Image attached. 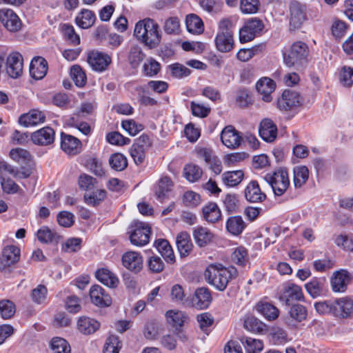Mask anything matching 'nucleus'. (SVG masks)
I'll return each mask as SVG.
<instances>
[{
    "label": "nucleus",
    "instance_id": "nucleus-32",
    "mask_svg": "<svg viewBox=\"0 0 353 353\" xmlns=\"http://www.w3.org/2000/svg\"><path fill=\"white\" fill-rule=\"evenodd\" d=\"M325 283V280L323 278H313L305 285V288L312 298H316L324 293Z\"/></svg>",
    "mask_w": 353,
    "mask_h": 353
},
{
    "label": "nucleus",
    "instance_id": "nucleus-13",
    "mask_svg": "<svg viewBox=\"0 0 353 353\" xmlns=\"http://www.w3.org/2000/svg\"><path fill=\"white\" fill-rule=\"evenodd\" d=\"M23 59L17 52L10 53L6 59V72L13 79L19 77L23 73Z\"/></svg>",
    "mask_w": 353,
    "mask_h": 353
},
{
    "label": "nucleus",
    "instance_id": "nucleus-1",
    "mask_svg": "<svg viewBox=\"0 0 353 353\" xmlns=\"http://www.w3.org/2000/svg\"><path fill=\"white\" fill-rule=\"evenodd\" d=\"M237 270L230 266L225 268L221 264H210L204 273L207 282L219 291H223L230 281L236 277Z\"/></svg>",
    "mask_w": 353,
    "mask_h": 353
},
{
    "label": "nucleus",
    "instance_id": "nucleus-63",
    "mask_svg": "<svg viewBox=\"0 0 353 353\" xmlns=\"http://www.w3.org/2000/svg\"><path fill=\"white\" fill-rule=\"evenodd\" d=\"M143 68L146 76L152 77L159 72L161 66L159 63L150 59L147 60V61L143 64Z\"/></svg>",
    "mask_w": 353,
    "mask_h": 353
},
{
    "label": "nucleus",
    "instance_id": "nucleus-43",
    "mask_svg": "<svg viewBox=\"0 0 353 353\" xmlns=\"http://www.w3.org/2000/svg\"><path fill=\"white\" fill-rule=\"evenodd\" d=\"M243 176L242 170L228 171L222 174V179L227 186L234 187L241 182Z\"/></svg>",
    "mask_w": 353,
    "mask_h": 353
},
{
    "label": "nucleus",
    "instance_id": "nucleus-6",
    "mask_svg": "<svg viewBox=\"0 0 353 353\" xmlns=\"http://www.w3.org/2000/svg\"><path fill=\"white\" fill-rule=\"evenodd\" d=\"M263 21L258 18H252L248 20L245 25L239 30V40L241 43L252 41L256 34L263 28Z\"/></svg>",
    "mask_w": 353,
    "mask_h": 353
},
{
    "label": "nucleus",
    "instance_id": "nucleus-57",
    "mask_svg": "<svg viewBox=\"0 0 353 353\" xmlns=\"http://www.w3.org/2000/svg\"><path fill=\"white\" fill-rule=\"evenodd\" d=\"M314 307L319 314H331L334 316V300L317 302L314 304Z\"/></svg>",
    "mask_w": 353,
    "mask_h": 353
},
{
    "label": "nucleus",
    "instance_id": "nucleus-28",
    "mask_svg": "<svg viewBox=\"0 0 353 353\" xmlns=\"http://www.w3.org/2000/svg\"><path fill=\"white\" fill-rule=\"evenodd\" d=\"M99 327V322L88 316H81L77 321L78 330L83 334H93Z\"/></svg>",
    "mask_w": 353,
    "mask_h": 353
},
{
    "label": "nucleus",
    "instance_id": "nucleus-20",
    "mask_svg": "<svg viewBox=\"0 0 353 353\" xmlns=\"http://www.w3.org/2000/svg\"><path fill=\"white\" fill-rule=\"evenodd\" d=\"M290 26L292 30L301 28L303 22L306 19L305 10L301 5L295 2L290 4Z\"/></svg>",
    "mask_w": 353,
    "mask_h": 353
},
{
    "label": "nucleus",
    "instance_id": "nucleus-34",
    "mask_svg": "<svg viewBox=\"0 0 353 353\" xmlns=\"http://www.w3.org/2000/svg\"><path fill=\"white\" fill-rule=\"evenodd\" d=\"M216 49L221 52H228L234 48L233 34L217 33L215 37Z\"/></svg>",
    "mask_w": 353,
    "mask_h": 353
},
{
    "label": "nucleus",
    "instance_id": "nucleus-33",
    "mask_svg": "<svg viewBox=\"0 0 353 353\" xmlns=\"http://www.w3.org/2000/svg\"><path fill=\"white\" fill-rule=\"evenodd\" d=\"M167 321L174 327H181L189 321L188 316L183 312L170 310L166 312Z\"/></svg>",
    "mask_w": 353,
    "mask_h": 353
},
{
    "label": "nucleus",
    "instance_id": "nucleus-53",
    "mask_svg": "<svg viewBox=\"0 0 353 353\" xmlns=\"http://www.w3.org/2000/svg\"><path fill=\"white\" fill-rule=\"evenodd\" d=\"M51 348L54 353H70V346L68 343L62 338L52 339Z\"/></svg>",
    "mask_w": 353,
    "mask_h": 353
},
{
    "label": "nucleus",
    "instance_id": "nucleus-27",
    "mask_svg": "<svg viewBox=\"0 0 353 353\" xmlns=\"http://www.w3.org/2000/svg\"><path fill=\"white\" fill-rule=\"evenodd\" d=\"M245 196L248 201L252 203L262 201L266 198V195L261 192L256 181H252L248 183L245 190Z\"/></svg>",
    "mask_w": 353,
    "mask_h": 353
},
{
    "label": "nucleus",
    "instance_id": "nucleus-36",
    "mask_svg": "<svg viewBox=\"0 0 353 353\" xmlns=\"http://www.w3.org/2000/svg\"><path fill=\"white\" fill-rule=\"evenodd\" d=\"M174 186L172 179L168 176H162L158 181L155 189V194L158 199L163 200L168 192H170Z\"/></svg>",
    "mask_w": 353,
    "mask_h": 353
},
{
    "label": "nucleus",
    "instance_id": "nucleus-15",
    "mask_svg": "<svg viewBox=\"0 0 353 353\" xmlns=\"http://www.w3.org/2000/svg\"><path fill=\"white\" fill-rule=\"evenodd\" d=\"M353 316V299L345 296L334 300V316L348 319Z\"/></svg>",
    "mask_w": 353,
    "mask_h": 353
},
{
    "label": "nucleus",
    "instance_id": "nucleus-26",
    "mask_svg": "<svg viewBox=\"0 0 353 353\" xmlns=\"http://www.w3.org/2000/svg\"><path fill=\"white\" fill-rule=\"evenodd\" d=\"M48 63L42 57L34 58L30 63V74L37 80L43 79L47 74Z\"/></svg>",
    "mask_w": 353,
    "mask_h": 353
},
{
    "label": "nucleus",
    "instance_id": "nucleus-9",
    "mask_svg": "<svg viewBox=\"0 0 353 353\" xmlns=\"http://www.w3.org/2000/svg\"><path fill=\"white\" fill-rule=\"evenodd\" d=\"M307 315V312L305 306L301 304H294L284 317V322L289 327L294 328L299 323L306 319Z\"/></svg>",
    "mask_w": 353,
    "mask_h": 353
},
{
    "label": "nucleus",
    "instance_id": "nucleus-25",
    "mask_svg": "<svg viewBox=\"0 0 353 353\" xmlns=\"http://www.w3.org/2000/svg\"><path fill=\"white\" fill-rule=\"evenodd\" d=\"M256 88L262 96L263 101L265 102L272 101L271 94L275 89V83L273 80L268 77L262 78L256 83Z\"/></svg>",
    "mask_w": 353,
    "mask_h": 353
},
{
    "label": "nucleus",
    "instance_id": "nucleus-4",
    "mask_svg": "<svg viewBox=\"0 0 353 353\" xmlns=\"http://www.w3.org/2000/svg\"><path fill=\"white\" fill-rule=\"evenodd\" d=\"M263 179L271 186L276 196L284 194L290 186L288 173L283 168L266 174Z\"/></svg>",
    "mask_w": 353,
    "mask_h": 353
},
{
    "label": "nucleus",
    "instance_id": "nucleus-44",
    "mask_svg": "<svg viewBox=\"0 0 353 353\" xmlns=\"http://www.w3.org/2000/svg\"><path fill=\"white\" fill-rule=\"evenodd\" d=\"M257 310L265 319L272 321L278 318L279 310L274 305L269 303H263L257 305Z\"/></svg>",
    "mask_w": 353,
    "mask_h": 353
},
{
    "label": "nucleus",
    "instance_id": "nucleus-46",
    "mask_svg": "<svg viewBox=\"0 0 353 353\" xmlns=\"http://www.w3.org/2000/svg\"><path fill=\"white\" fill-rule=\"evenodd\" d=\"M309 171L305 166H297L294 168V184L296 188H301L308 179Z\"/></svg>",
    "mask_w": 353,
    "mask_h": 353
},
{
    "label": "nucleus",
    "instance_id": "nucleus-55",
    "mask_svg": "<svg viewBox=\"0 0 353 353\" xmlns=\"http://www.w3.org/2000/svg\"><path fill=\"white\" fill-rule=\"evenodd\" d=\"M15 313V305L12 301L7 299L0 301V314L3 319L11 318Z\"/></svg>",
    "mask_w": 353,
    "mask_h": 353
},
{
    "label": "nucleus",
    "instance_id": "nucleus-18",
    "mask_svg": "<svg viewBox=\"0 0 353 353\" xmlns=\"http://www.w3.org/2000/svg\"><path fill=\"white\" fill-rule=\"evenodd\" d=\"M221 139L223 145L228 148L234 149L239 147L241 141L240 133L232 125L223 128L221 134Z\"/></svg>",
    "mask_w": 353,
    "mask_h": 353
},
{
    "label": "nucleus",
    "instance_id": "nucleus-59",
    "mask_svg": "<svg viewBox=\"0 0 353 353\" xmlns=\"http://www.w3.org/2000/svg\"><path fill=\"white\" fill-rule=\"evenodd\" d=\"M245 327L254 332H261L264 330L265 325L254 316L247 318L244 321Z\"/></svg>",
    "mask_w": 353,
    "mask_h": 353
},
{
    "label": "nucleus",
    "instance_id": "nucleus-58",
    "mask_svg": "<svg viewBox=\"0 0 353 353\" xmlns=\"http://www.w3.org/2000/svg\"><path fill=\"white\" fill-rule=\"evenodd\" d=\"M107 141L116 145H128L130 143V139L127 137H124L121 134L118 132H112L106 136Z\"/></svg>",
    "mask_w": 353,
    "mask_h": 353
},
{
    "label": "nucleus",
    "instance_id": "nucleus-35",
    "mask_svg": "<svg viewBox=\"0 0 353 353\" xmlns=\"http://www.w3.org/2000/svg\"><path fill=\"white\" fill-rule=\"evenodd\" d=\"M154 246L164 259L168 263H174L175 256L169 242L165 239H158L154 242Z\"/></svg>",
    "mask_w": 353,
    "mask_h": 353
},
{
    "label": "nucleus",
    "instance_id": "nucleus-49",
    "mask_svg": "<svg viewBox=\"0 0 353 353\" xmlns=\"http://www.w3.org/2000/svg\"><path fill=\"white\" fill-rule=\"evenodd\" d=\"M106 196V192L103 190H97L91 193L84 194L85 202L89 205L95 206L99 205Z\"/></svg>",
    "mask_w": 353,
    "mask_h": 353
},
{
    "label": "nucleus",
    "instance_id": "nucleus-62",
    "mask_svg": "<svg viewBox=\"0 0 353 353\" xmlns=\"http://www.w3.org/2000/svg\"><path fill=\"white\" fill-rule=\"evenodd\" d=\"M121 126L131 136H135L143 129V125L137 123L133 120L122 121Z\"/></svg>",
    "mask_w": 353,
    "mask_h": 353
},
{
    "label": "nucleus",
    "instance_id": "nucleus-64",
    "mask_svg": "<svg viewBox=\"0 0 353 353\" xmlns=\"http://www.w3.org/2000/svg\"><path fill=\"white\" fill-rule=\"evenodd\" d=\"M172 75L176 78L181 79L190 74V70L180 63L170 65Z\"/></svg>",
    "mask_w": 353,
    "mask_h": 353
},
{
    "label": "nucleus",
    "instance_id": "nucleus-30",
    "mask_svg": "<svg viewBox=\"0 0 353 353\" xmlns=\"http://www.w3.org/2000/svg\"><path fill=\"white\" fill-rule=\"evenodd\" d=\"M96 278L103 285L114 288L119 284V279L117 276L106 268L99 269L95 272Z\"/></svg>",
    "mask_w": 353,
    "mask_h": 353
},
{
    "label": "nucleus",
    "instance_id": "nucleus-42",
    "mask_svg": "<svg viewBox=\"0 0 353 353\" xmlns=\"http://www.w3.org/2000/svg\"><path fill=\"white\" fill-rule=\"evenodd\" d=\"M37 238L39 241L45 243L58 242L61 236L56 232L51 230L47 226H43L37 232Z\"/></svg>",
    "mask_w": 353,
    "mask_h": 353
},
{
    "label": "nucleus",
    "instance_id": "nucleus-38",
    "mask_svg": "<svg viewBox=\"0 0 353 353\" xmlns=\"http://www.w3.org/2000/svg\"><path fill=\"white\" fill-rule=\"evenodd\" d=\"M176 243L181 256L189 254L192 248V243L190 235L187 232L179 233L176 236Z\"/></svg>",
    "mask_w": 353,
    "mask_h": 353
},
{
    "label": "nucleus",
    "instance_id": "nucleus-56",
    "mask_svg": "<svg viewBox=\"0 0 353 353\" xmlns=\"http://www.w3.org/2000/svg\"><path fill=\"white\" fill-rule=\"evenodd\" d=\"M259 7V0H241L240 1V9L244 14L256 13Z\"/></svg>",
    "mask_w": 353,
    "mask_h": 353
},
{
    "label": "nucleus",
    "instance_id": "nucleus-10",
    "mask_svg": "<svg viewBox=\"0 0 353 353\" xmlns=\"http://www.w3.org/2000/svg\"><path fill=\"white\" fill-rule=\"evenodd\" d=\"M150 228L145 223L137 222L130 235V242L137 246H143L149 242Z\"/></svg>",
    "mask_w": 353,
    "mask_h": 353
},
{
    "label": "nucleus",
    "instance_id": "nucleus-16",
    "mask_svg": "<svg viewBox=\"0 0 353 353\" xmlns=\"http://www.w3.org/2000/svg\"><path fill=\"white\" fill-rule=\"evenodd\" d=\"M212 301V296L207 288H198L194 293L190 301H186L187 305L199 310L207 308Z\"/></svg>",
    "mask_w": 353,
    "mask_h": 353
},
{
    "label": "nucleus",
    "instance_id": "nucleus-52",
    "mask_svg": "<svg viewBox=\"0 0 353 353\" xmlns=\"http://www.w3.org/2000/svg\"><path fill=\"white\" fill-rule=\"evenodd\" d=\"M70 75L75 85L83 87L87 81L85 73L79 65H74L70 69Z\"/></svg>",
    "mask_w": 353,
    "mask_h": 353
},
{
    "label": "nucleus",
    "instance_id": "nucleus-21",
    "mask_svg": "<svg viewBox=\"0 0 353 353\" xmlns=\"http://www.w3.org/2000/svg\"><path fill=\"white\" fill-rule=\"evenodd\" d=\"M32 142L39 145H48L54 141V131L50 127H44L31 134Z\"/></svg>",
    "mask_w": 353,
    "mask_h": 353
},
{
    "label": "nucleus",
    "instance_id": "nucleus-5",
    "mask_svg": "<svg viewBox=\"0 0 353 353\" xmlns=\"http://www.w3.org/2000/svg\"><path fill=\"white\" fill-rule=\"evenodd\" d=\"M21 256L20 248L16 245L5 246L0 254V272L10 274L14 265L19 261Z\"/></svg>",
    "mask_w": 353,
    "mask_h": 353
},
{
    "label": "nucleus",
    "instance_id": "nucleus-47",
    "mask_svg": "<svg viewBox=\"0 0 353 353\" xmlns=\"http://www.w3.org/2000/svg\"><path fill=\"white\" fill-rule=\"evenodd\" d=\"M110 167L116 171H122L128 166L126 157L121 153H115L110 156L109 159Z\"/></svg>",
    "mask_w": 353,
    "mask_h": 353
},
{
    "label": "nucleus",
    "instance_id": "nucleus-54",
    "mask_svg": "<svg viewBox=\"0 0 353 353\" xmlns=\"http://www.w3.org/2000/svg\"><path fill=\"white\" fill-rule=\"evenodd\" d=\"M339 81L345 87H350L353 85V68L343 66L339 73Z\"/></svg>",
    "mask_w": 353,
    "mask_h": 353
},
{
    "label": "nucleus",
    "instance_id": "nucleus-8",
    "mask_svg": "<svg viewBox=\"0 0 353 353\" xmlns=\"http://www.w3.org/2000/svg\"><path fill=\"white\" fill-rule=\"evenodd\" d=\"M111 61V57L107 54L98 51H91L88 53L87 62L94 71H105Z\"/></svg>",
    "mask_w": 353,
    "mask_h": 353
},
{
    "label": "nucleus",
    "instance_id": "nucleus-2",
    "mask_svg": "<svg viewBox=\"0 0 353 353\" xmlns=\"http://www.w3.org/2000/svg\"><path fill=\"white\" fill-rule=\"evenodd\" d=\"M134 35L151 49L157 47L161 39L158 23L150 18H145L136 23Z\"/></svg>",
    "mask_w": 353,
    "mask_h": 353
},
{
    "label": "nucleus",
    "instance_id": "nucleus-37",
    "mask_svg": "<svg viewBox=\"0 0 353 353\" xmlns=\"http://www.w3.org/2000/svg\"><path fill=\"white\" fill-rule=\"evenodd\" d=\"M95 20L94 13L87 9H82L75 19L77 25L83 29L91 27L94 23Z\"/></svg>",
    "mask_w": 353,
    "mask_h": 353
},
{
    "label": "nucleus",
    "instance_id": "nucleus-14",
    "mask_svg": "<svg viewBox=\"0 0 353 353\" xmlns=\"http://www.w3.org/2000/svg\"><path fill=\"white\" fill-rule=\"evenodd\" d=\"M0 21L10 32H16L21 28V21L19 17L11 9L0 10Z\"/></svg>",
    "mask_w": 353,
    "mask_h": 353
},
{
    "label": "nucleus",
    "instance_id": "nucleus-48",
    "mask_svg": "<svg viewBox=\"0 0 353 353\" xmlns=\"http://www.w3.org/2000/svg\"><path fill=\"white\" fill-rule=\"evenodd\" d=\"M223 203L225 210L229 214L235 213L239 209V200L235 194H226L223 199Z\"/></svg>",
    "mask_w": 353,
    "mask_h": 353
},
{
    "label": "nucleus",
    "instance_id": "nucleus-60",
    "mask_svg": "<svg viewBox=\"0 0 353 353\" xmlns=\"http://www.w3.org/2000/svg\"><path fill=\"white\" fill-rule=\"evenodd\" d=\"M82 239L80 238L72 237L66 240L63 245V250L66 252H75L81 248Z\"/></svg>",
    "mask_w": 353,
    "mask_h": 353
},
{
    "label": "nucleus",
    "instance_id": "nucleus-41",
    "mask_svg": "<svg viewBox=\"0 0 353 353\" xmlns=\"http://www.w3.org/2000/svg\"><path fill=\"white\" fill-rule=\"evenodd\" d=\"M145 55L141 46L133 45L128 52V61L132 67L137 68L143 61Z\"/></svg>",
    "mask_w": 353,
    "mask_h": 353
},
{
    "label": "nucleus",
    "instance_id": "nucleus-17",
    "mask_svg": "<svg viewBox=\"0 0 353 353\" xmlns=\"http://www.w3.org/2000/svg\"><path fill=\"white\" fill-rule=\"evenodd\" d=\"M121 261L123 265L134 273H138L143 269V257L137 252H126L123 254Z\"/></svg>",
    "mask_w": 353,
    "mask_h": 353
},
{
    "label": "nucleus",
    "instance_id": "nucleus-22",
    "mask_svg": "<svg viewBox=\"0 0 353 353\" xmlns=\"http://www.w3.org/2000/svg\"><path fill=\"white\" fill-rule=\"evenodd\" d=\"M61 148L66 154L75 155L80 152L81 143L79 139L63 132L61 133Z\"/></svg>",
    "mask_w": 353,
    "mask_h": 353
},
{
    "label": "nucleus",
    "instance_id": "nucleus-19",
    "mask_svg": "<svg viewBox=\"0 0 353 353\" xmlns=\"http://www.w3.org/2000/svg\"><path fill=\"white\" fill-rule=\"evenodd\" d=\"M90 296L92 302L99 307H108L112 303L110 295L105 293L104 289L99 285H94L90 289Z\"/></svg>",
    "mask_w": 353,
    "mask_h": 353
},
{
    "label": "nucleus",
    "instance_id": "nucleus-45",
    "mask_svg": "<svg viewBox=\"0 0 353 353\" xmlns=\"http://www.w3.org/2000/svg\"><path fill=\"white\" fill-rule=\"evenodd\" d=\"M246 353H258L263 348V342L259 339H253L251 337H243L241 339Z\"/></svg>",
    "mask_w": 353,
    "mask_h": 353
},
{
    "label": "nucleus",
    "instance_id": "nucleus-12",
    "mask_svg": "<svg viewBox=\"0 0 353 353\" xmlns=\"http://www.w3.org/2000/svg\"><path fill=\"white\" fill-rule=\"evenodd\" d=\"M352 280L353 274L347 270L342 269L336 271L331 279L332 289L334 292H344Z\"/></svg>",
    "mask_w": 353,
    "mask_h": 353
},
{
    "label": "nucleus",
    "instance_id": "nucleus-61",
    "mask_svg": "<svg viewBox=\"0 0 353 353\" xmlns=\"http://www.w3.org/2000/svg\"><path fill=\"white\" fill-rule=\"evenodd\" d=\"M62 31L65 39L72 44L77 45L80 43V37L75 33L73 26L69 24H63Z\"/></svg>",
    "mask_w": 353,
    "mask_h": 353
},
{
    "label": "nucleus",
    "instance_id": "nucleus-7",
    "mask_svg": "<svg viewBox=\"0 0 353 353\" xmlns=\"http://www.w3.org/2000/svg\"><path fill=\"white\" fill-rule=\"evenodd\" d=\"M302 99L300 94L292 90H285L278 99L277 107L281 111L288 112L301 105Z\"/></svg>",
    "mask_w": 353,
    "mask_h": 353
},
{
    "label": "nucleus",
    "instance_id": "nucleus-39",
    "mask_svg": "<svg viewBox=\"0 0 353 353\" xmlns=\"http://www.w3.org/2000/svg\"><path fill=\"white\" fill-rule=\"evenodd\" d=\"M185 23L187 30L190 33L200 34L204 30L202 20L194 14H190L186 17Z\"/></svg>",
    "mask_w": 353,
    "mask_h": 353
},
{
    "label": "nucleus",
    "instance_id": "nucleus-50",
    "mask_svg": "<svg viewBox=\"0 0 353 353\" xmlns=\"http://www.w3.org/2000/svg\"><path fill=\"white\" fill-rule=\"evenodd\" d=\"M202 174V169L195 164L190 163L184 168V176L190 182L197 181Z\"/></svg>",
    "mask_w": 353,
    "mask_h": 353
},
{
    "label": "nucleus",
    "instance_id": "nucleus-3",
    "mask_svg": "<svg viewBox=\"0 0 353 353\" xmlns=\"http://www.w3.org/2000/svg\"><path fill=\"white\" fill-rule=\"evenodd\" d=\"M308 54L307 45L303 41H296L283 52V63L289 68L299 69L306 62Z\"/></svg>",
    "mask_w": 353,
    "mask_h": 353
},
{
    "label": "nucleus",
    "instance_id": "nucleus-51",
    "mask_svg": "<svg viewBox=\"0 0 353 353\" xmlns=\"http://www.w3.org/2000/svg\"><path fill=\"white\" fill-rule=\"evenodd\" d=\"M121 342L116 335H110L103 346V353H119Z\"/></svg>",
    "mask_w": 353,
    "mask_h": 353
},
{
    "label": "nucleus",
    "instance_id": "nucleus-29",
    "mask_svg": "<svg viewBox=\"0 0 353 353\" xmlns=\"http://www.w3.org/2000/svg\"><path fill=\"white\" fill-rule=\"evenodd\" d=\"M193 237L199 247H205L212 241L214 235L207 228L197 226L193 230Z\"/></svg>",
    "mask_w": 353,
    "mask_h": 353
},
{
    "label": "nucleus",
    "instance_id": "nucleus-40",
    "mask_svg": "<svg viewBox=\"0 0 353 353\" xmlns=\"http://www.w3.org/2000/svg\"><path fill=\"white\" fill-rule=\"evenodd\" d=\"M245 227V222L240 216L230 217L226 222L228 231L233 235L240 234Z\"/></svg>",
    "mask_w": 353,
    "mask_h": 353
},
{
    "label": "nucleus",
    "instance_id": "nucleus-23",
    "mask_svg": "<svg viewBox=\"0 0 353 353\" xmlns=\"http://www.w3.org/2000/svg\"><path fill=\"white\" fill-rule=\"evenodd\" d=\"M259 132L260 137L266 142H273L277 135V127L270 119H264L260 123Z\"/></svg>",
    "mask_w": 353,
    "mask_h": 353
},
{
    "label": "nucleus",
    "instance_id": "nucleus-24",
    "mask_svg": "<svg viewBox=\"0 0 353 353\" xmlns=\"http://www.w3.org/2000/svg\"><path fill=\"white\" fill-rule=\"evenodd\" d=\"M46 114L39 110H32L19 117V123L25 127L36 125L45 121Z\"/></svg>",
    "mask_w": 353,
    "mask_h": 353
},
{
    "label": "nucleus",
    "instance_id": "nucleus-31",
    "mask_svg": "<svg viewBox=\"0 0 353 353\" xmlns=\"http://www.w3.org/2000/svg\"><path fill=\"white\" fill-rule=\"evenodd\" d=\"M204 219L209 223H216L221 218V212L216 203L210 202L202 208Z\"/></svg>",
    "mask_w": 353,
    "mask_h": 353
},
{
    "label": "nucleus",
    "instance_id": "nucleus-11",
    "mask_svg": "<svg viewBox=\"0 0 353 353\" xmlns=\"http://www.w3.org/2000/svg\"><path fill=\"white\" fill-rule=\"evenodd\" d=\"M279 299L285 305H289L294 301H303L304 296L302 289L296 284L290 283L283 286L279 294Z\"/></svg>",
    "mask_w": 353,
    "mask_h": 353
}]
</instances>
